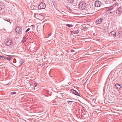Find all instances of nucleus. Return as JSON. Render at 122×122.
Listing matches in <instances>:
<instances>
[{
    "mask_svg": "<svg viewBox=\"0 0 122 122\" xmlns=\"http://www.w3.org/2000/svg\"><path fill=\"white\" fill-rule=\"evenodd\" d=\"M78 8L80 9L83 10L86 7V4L84 1L80 2L78 5Z\"/></svg>",
    "mask_w": 122,
    "mask_h": 122,
    "instance_id": "obj_1",
    "label": "nucleus"
},
{
    "mask_svg": "<svg viewBox=\"0 0 122 122\" xmlns=\"http://www.w3.org/2000/svg\"><path fill=\"white\" fill-rule=\"evenodd\" d=\"M15 31L16 34H21L22 32V28L20 26H18L16 28Z\"/></svg>",
    "mask_w": 122,
    "mask_h": 122,
    "instance_id": "obj_2",
    "label": "nucleus"
},
{
    "mask_svg": "<svg viewBox=\"0 0 122 122\" xmlns=\"http://www.w3.org/2000/svg\"><path fill=\"white\" fill-rule=\"evenodd\" d=\"M122 12V7H119L116 11V13L117 15V16H120L121 13Z\"/></svg>",
    "mask_w": 122,
    "mask_h": 122,
    "instance_id": "obj_3",
    "label": "nucleus"
},
{
    "mask_svg": "<svg viewBox=\"0 0 122 122\" xmlns=\"http://www.w3.org/2000/svg\"><path fill=\"white\" fill-rule=\"evenodd\" d=\"M46 7V5L45 3H41L38 6V8L39 9H44Z\"/></svg>",
    "mask_w": 122,
    "mask_h": 122,
    "instance_id": "obj_4",
    "label": "nucleus"
},
{
    "mask_svg": "<svg viewBox=\"0 0 122 122\" xmlns=\"http://www.w3.org/2000/svg\"><path fill=\"white\" fill-rule=\"evenodd\" d=\"M12 43V41L11 39L9 38L5 40V44L7 46H10Z\"/></svg>",
    "mask_w": 122,
    "mask_h": 122,
    "instance_id": "obj_5",
    "label": "nucleus"
},
{
    "mask_svg": "<svg viewBox=\"0 0 122 122\" xmlns=\"http://www.w3.org/2000/svg\"><path fill=\"white\" fill-rule=\"evenodd\" d=\"M102 3L99 0L96 1L95 3V5L97 7H100L102 5Z\"/></svg>",
    "mask_w": 122,
    "mask_h": 122,
    "instance_id": "obj_6",
    "label": "nucleus"
},
{
    "mask_svg": "<svg viewBox=\"0 0 122 122\" xmlns=\"http://www.w3.org/2000/svg\"><path fill=\"white\" fill-rule=\"evenodd\" d=\"M103 20V19L102 18H99L96 20V22L97 24H100L102 23Z\"/></svg>",
    "mask_w": 122,
    "mask_h": 122,
    "instance_id": "obj_7",
    "label": "nucleus"
},
{
    "mask_svg": "<svg viewBox=\"0 0 122 122\" xmlns=\"http://www.w3.org/2000/svg\"><path fill=\"white\" fill-rule=\"evenodd\" d=\"M71 91V92L72 93L74 94L75 95L79 96L80 97H81V96L80 95L78 92L76 90H74L71 89V90H70Z\"/></svg>",
    "mask_w": 122,
    "mask_h": 122,
    "instance_id": "obj_8",
    "label": "nucleus"
},
{
    "mask_svg": "<svg viewBox=\"0 0 122 122\" xmlns=\"http://www.w3.org/2000/svg\"><path fill=\"white\" fill-rule=\"evenodd\" d=\"M87 11L89 14H92L93 13L94 10L92 8L90 7V8L87 9Z\"/></svg>",
    "mask_w": 122,
    "mask_h": 122,
    "instance_id": "obj_9",
    "label": "nucleus"
},
{
    "mask_svg": "<svg viewBox=\"0 0 122 122\" xmlns=\"http://www.w3.org/2000/svg\"><path fill=\"white\" fill-rule=\"evenodd\" d=\"M114 8L113 6H111L110 7H108L106 10V11H108L113 9Z\"/></svg>",
    "mask_w": 122,
    "mask_h": 122,
    "instance_id": "obj_10",
    "label": "nucleus"
},
{
    "mask_svg": "<svg viewBox=\"0 0 122 122\" xmlns=\"http://www.w3.org/2000/svg\"><path fill=\"white\" fill-rule=\"evenodd\" d=\"M0 5V10H2L3 8L4 7V3H1Z\"/></svg>",
    "mask_w": 122,
    "mask_h": 122,
    "instance_id": "obj_11",
    "label": "nucleus"
},
{
    "mask_svg": "<svg viewBox=\"0 0 122 122\" xmlns=\"http://www.w3.org/2000/svg\"><path fill=\"white\" fill-rule=\"evenodd\" d=\"M115 86L117 88H120L121 87V86L118 84H115Z\"/></svg>",
    "mask_w": 122,
    "mask_h": 122,
    "instance_id": "obj_12",
    "label": "nucleus"
},
{
    "mask_svg": "<svg viewBox=\"0 0 122 122\" xmlns=\"http://www.w3.org/2000/svg\"><path fill=\"white\" fill-rule=\"evenodd\" d=\"M0 59L1 60H4L6 59V58L4 56H0Z\"/></svg>",
    "mask_w": 122,
    "mask_h": 122,
    "instance_id": "obj_13",
    "label": "nucleus"
},
{
    "mask_svg": "<svg viewBox=\"0 0 122 122\" xmlns=\"http://www.w3.org/2000/svg\"><path fill=\"white\" fill-rule=\"evenodd\" d=\"M24 62V61L23 59H21L20 61V66Z\"/></svg>",
    "mask_w": 122,
    "mask_h": 122,
    "instance_id": "obj_14",
    "label": "nucleus"
},
{
    "mask_svg": "<svg viewBox=\"0 0 122 122\" xmlns=\"http://www.w3.org/2000/svg\"><path fill=\"white\" fill-rule=\"evenodd\" d=\"M68 2L70 3H72L74 1V0H67Z\"/></svg>",
    "mask_w": 122,
    "mask_h": 122,
    "instance_id": "obj_15",
    "label": "nucleus"
},
{
    "mask_svg": "<svg viewBox=\"0 0 122 122\" xmlns=\"http://www.w3.org/2000/svg\"><path fill=\"white\" fill-rule=\"evenodd\" d=\"M66 25L69 27H72L73 26L71 24H66Z\"/></svg>",
    "mask_w": 122,
    "mask_h": 122,
    "instance_id": "obj_16",
    "label": "nucleus"
},
{
    "mask_svg": "<svg viewBox=\"0 0 122 122\" xmlns=\"http://www.w3.org/2000/svg\"><path fill=\"white\" fill-rule=\"evenodd\" d=\"M74 32V34H77L79 33V30H77L76 31H74V32Z\"/></svg>",
    "mask_w": 122,
    "mask_h": 122,
    "instance_id": "obj_17",
    "label": "nucleus"
},
{
    "mask_svg": "<svg viewBox=\"0 0 122 122\" xmlns=\"http://www.w3.org/2000/svg\"><path fill=\"white\" fill-rule=\"evenodd\" d=\"M6 59L8 61H10L11 60V59H12V58L11 57H7L6 58Z\"/></svg>",
    "mask_w": 122,
    "mask_h": 122,
    "instance_id": "obj_18",
    "label": "nucleus"
},
{
    "mask_svg": "<svg viewBox=\"0 0 122 122\" xmlns=\"http://www.w3.org/2000/svg\"><path fill=\"white\" fill-rule=\"evenodd\" d=\"M111 33L112 34V35L114 36L115 34H116V33L114 31H112Z\"/></svg>",
    "mask_w": 122,
    "mask_h": 122,
    "instance_id": "obj_19",
    "label": "nucleus"
},
{
    "mask_svg": "<svg viewBox=\"0 0 122 122\" xmlns=\"http://www.w3.org/2000/svg\"><path fill=\"white\" fill-rule=\"evenodd\" d=\"M67 8L68 11L70 12H71L72 11V10L69 7H67Z\"/></svg>",
    "mask_w": 122,
    "mask_h": 122,
    "instance_id": "obj_20",
    "label": "nucleus"
},
{
    "mask_svg": "<svg viewBox=\"0 0 122 122\" xmlns=\"http://www.w3.org/2000/svg\"><path fill=\"white\" fill-rule=\"evenodd\" d=\"M106 15H108L110 14L109 12L107 11L105 13Z\"/></svg>",
    "mask_w": 122,
    "mask_h": 122,
    "instance_id": "obj_21",
    "label": "nucleus"
},
{
    "mask_svg": "<svg viewBox=\"0 0 122 122\" xmlns=\"http://www.w3.org/2000/svg\"><path fill=\"white\" fill-rule=\"evenodd\" d=\"M16 93V92H11V94H15Z\"/></svg>",
    "mask_w": 122,
    "mask_h": 122,
    "instance_id": "obj_22",
    "label": "nucleus"
},
{
    "mask_svg": "<svg viewBox=\"0 0 122 122\" xmlns=\"http://www.w3.org/2000/svg\"><path fill=\"white\" fill-rule=\"evenodd\" d=\"M30 30V29L29 28L27 29L26 30L25 32H27L28 31H29V30Z\"/></svg>",
    "mask_w": 122,
    "mask_h": 122,
    "instance_id": "obj_23",
    "label": "nucleus"
},
{
    "mask_svg": "<svg viewBox=\"0 0 122 122\" xmlns=\"http://www.w3.org/2000/svg\"><path fill=\"white\" fill-rule=\"evenodd\" d=\"M37 84V83H35L34 84V86L35 87L36 86Z\"/></svg>",
    "mask_w": 122,
    "mask_h": 122,
    "instance_id": "obj_24",
    "label": "nucleus"
},
{
    "mask_svg": "<svg viewBox=\"0 0 122 122\" xmlns=\"http://www.w3.org/2000/svg\"><path fill=\"white\" fill-rule=\"evenodd\" d=\"M73 101H67V102L69 103V102H73Z\"/></svg>",
    "mask_w": 122,
    "mask_h": 122,
    "instance_id": "obj_25",
    "label": "nucleus"
},
{
    "mask_svg": "<svg viewBox=\"0 0 122 122\" xmlns=\"http://www.w3.org/2000/svg\"><path fill=\"white\" fill-rule=\"evenodd\" d=\"M74 32V31H71V34L72 35H73V34H74V32Z\"/></svg>",
    "mask_w": 122,
    "mask_h": 122,
    "instance_id": "obj_26",
    "label": "nucleus"
},
{
    "mask_svg": "<svg viewBox=\"0 0 122 122\" xmlns=\"http://www.w3.org/2000/svg\"><path fill=\"white\" fill-rule=\"evenodd\" d=\"M51 33H50V34H49L48 35V36H51Z\"/></svg>",
    "mask_w": 122,
    "mask_h": 122,
    "instance_id": "obj_27",
    "label": "nucleus"
},
{
    "mask_svg": "<svg viewBox=\"0 0 122 122\" xmlns=\"http://www.w3.org/2000/svg\"><path fill=\"white\" fill-rule=\"evenodd\" d=\"M71 52H73L74 51V50H72L71 51Z\"/></svg>",
    "mask_w": 122,
    "mask_h": 122,
    "instance_id": "obj_28",
    "label": "nucleus"
},
{
    "mask_svg": "<svg viewBox=\"0 0 122 122\" xmlns=\"http://www.w3.org/2000/svg\"><path fill=\"white\" fill-rule=\"evenodd\" d=\"M6 56H8V57H10V56H10V55H6Z\"/></svg>",
    "mask_w": 122,
    "mask_h": 122,
    "instance_id": "obj_29",
    "label": "nucleus"
},
{
    "mask_svg": "<svg viewBox=\"0 0 122 122\" xmlns=\"http://www.w3.org/2000/svg\"><path fill=\"white\" fill-rule=\"evenodd\" d=\"M109 14H111V13H112H112H113L112 12H109Z\"/></svg>",
    "mask_w": 122,
    "mask_h": 122,
    "instance_id": "obj_30",
    "label": "nucleus"
},
{
    "mask_svg": "<svg viewBox=\"0 0 122 122\" xmlns=\"http://www.w3.org/2000/svg\"><path fill=\"white\" fill-rule=\"evenodd\" d=\"M23 39H25V37H23Z\"/></svg>",
    "mask_w": 122,
    "mask_h": 122,
    "instance_id": "obj_31",
    "label": "nucleus"
},
{
    "mask_svg": "<svg viewBox=\"0 0 122 122\" xmlns=\"http://www.w3.org/2000/svg\"><path fill=\"white\" fill-rule=\"evenodd\" d=\"M49 91H48L47 92V94H49Z\"/></svg>",
    "mask_w": 122,
    "mask_h": 122,
    "instance_id": "obj_32",
    "label": "nucleus"
},
{
    "mask_svg": "<svg viewBox=\"0 0 122 122\" xmlns=\"http://www.w3.org/2000/svg\"><path fill=\"white\" fill-rule=\"evenodd\" d=\"M112 0L113 1H115L116 0Z\"/></svg>",
    "mask_w": 122,
    "mask_h": 122,
    "instance_id": "obj_33",
    "label": "nucleus"
},
{
    "mask_svg": "<svg viewBox=\"0 0 122 122\" xmlns=\"http://www.w3.org/2000/svg\"><path fill=\"white\" fill-rule=\"evenodd\" d=\"M31 26H34V25H31Z\"/></svg>",
    "mask_w": 122,
    "mask_h": 122,
    "instance_id": "obj_34",
    "label": "nucleus"
},
{
    "mask_svg": "<svg viewBox=\"0 0 122 122\" xmlns=\"http://www.w3.org/2000/svg\"><path fill=\"white\" fill-rule=\"evenodd\" d=\"M118 38H120V36H118Z\"/></svg>",
    "mask_w": 122,
    "mask_h": 122,
    "instance_id": "obj_35",
    "label": "nucleus"
},
{
    "mask_svg": "<svg viewBox=\"0 0 122 122\" xmlns=\"http://www.w3.org/2000/svg\"><path fill=\"white\" fill-rule=\"evenodd\" d=\"M7 21H8V22H9V21L8 20H6Z\"/></svg>",
    "mask_w": 122,
    "mask_h": 122,
    "instance_id": "obj_36",
    "label": "nucleus"
},
{
    "mask_svg": "<svg viewBox=\"0 0 122 122\" xmlns=\"http://www.w3.org/2000/svg\"><path fill=\"white\" fill-rule=\"evenodd\" d=\"M85 114H84V115H83V116H85Z\"/></svg>",
    "mask_w": 122,
    "mask_h": 122,
    "instance_id": "obj_37",
    "label": "nucleus"
},
{
    "mask_svg": "<svg viewBox=\"0 0 122 122\" xmlns=\"http://www.w3.org/2000/svg\"><path fill=\"white\" fill-rule=\"evenodd\" d=\"M63 13H65V12H63Z\"/></svg>",
    "mask_w": 122,
    "mask_h": 122,
    "instance_id": "obj_38",
    "label": "nucleus"
},
{
    "mask_svg": "<svg viewBox=\"0 0 122 122\" xmlns=\"http://www.w3.org/2000/svg\"><path fill=\"white\" fill-rule=\"evenodd\" d=\"M117 36H118V35Z\"/></svg>",
    "mask_w": 122,
    "mask_h": 122,
    "instance_id": "obj_39",
    "label": "nucleus"
}]
</instances>
